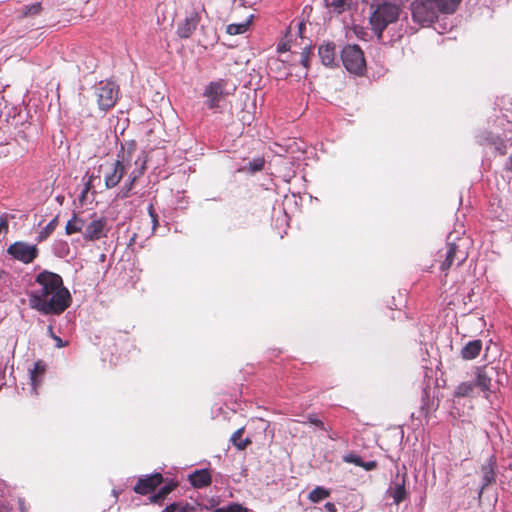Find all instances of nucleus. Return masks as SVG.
<instances>
[{"label":"nucleus","instance_id":"4c0bfd02","mask_svg":"<svg viewBox=\"0 0 512 512\" xmlns=\"http://www.w3.org/2000/svg\"><path fill=\"white\" fill-rule=\"evenodd\" d=\"M8 230V221L4 217H0V234Z\"/></svg>","mask_w":512,"mask_h":512},{"label":"nucleus","instance_id":"a18cd8bd","mask_svg":"<svg viewBox=\"0 0 512 512\" xmlns=\"http://www.w3.org/2000/svg\"><path fill=\"white\" fill-rule=\"evenodd\" d=\"M48 332H49V334L51 335L52 338H53V336H55L54 333H53V327L52 326L48 327Z\"/></svg>","mask_w":512,"mask_h":512},{"label":"nucleus","instance_id":"a878e982","mask_svg":"<svg viewBox=\"0 0 512 512\" xmlns=\"http://www.w3.org/2000/svg\"><path fill=\"white\" fill-rule=\"evenodd\" d=\"M58 225V218H53L38 234L37 241L42 242L47 239Z\"/></svg>","mask_w":512,"mask_h":512},{"label":"nucleus","instance_id":"f3484780","mask_svg":"<svg viewBox=\"0 0 512 512\" xmlns=\"http://www.w3.org/2000/svg\"><path fill=\"white\" fill-rule=\"evenodd\" d=\"M481 350L482 341L477 339L467 342L461 349L460 354L464 360H473L480 354Z\"/></svg>","mask_w":512,"mask_h":512},{"label":"nucleus","instance_id":"7c9ffc66","mask_svg":"<svg viewBox=\"0 0 512 512\" xmlns=\"http://www.w3.org/2000/svg\"><path fill=\"white\" fill-rule=\"evenodd\" d=\"M247 508L242 507L240 504L233 503L226 507L218 508L215 512H247Z\"/></svg>","mask_w":512,"mask_h":512},{"label":"nucleus","instance_id":"c03bdc74","mask_svg":"<svg viewBox=\"0 0 512 512\" xmlns=\"http://www.w3.org/2000/svg\"><path fill=\"white\" fill-rule=\"evenodd\" d=\"M307 63H308V59H307V57H306V56H303V57H302V64H303L305 67H307Z\"/></svg>","mask_w":512,"mask_h":512},{"label":"nucleus","instance_id":"c756f323","mask_svg":"<svg viewBox=\"0 0 512 512\" xmlns=\"http://www.w3.org/2000/svg\"><path fill=\"white\" fill-rule=\"evenodd\" d=\"M187 480H211V474L206 469L195 470L187 476Z\"/></svg>","mask_w":512,"mask_h":512},{"label":"nucleus","instance_id":"c85d7f7f","mask_svg":"<svg viewBox=\"0 0 512 512\" xmlns=\"http://www.w3.org/2000/svg\"><path fill=\"white\" fill-rule=\"evenodd\" d=\"M494 465L495 459L493 457H490L488 459L487 464L483 465L482 467L483 480H495L497 475L494 472Z\"/></svg>","mask_w":512,"mask_h":512},{"label":"nucleus","instance_id":"c9c22d12","mask_svg":"<svg viewBox=\"0 0 512 512\" xmlns=\"http://www.w3.org/2000/svg\"><path fill=\"white\" fill-rule=\"evenodd\" d=\"M92 178H93V176H91V177L89 178V180L86 182L85 187H84V189L82 190L81 195L79 196V200H80L81 202H83V201H84V199H85V197H86V195H87L88 191L91 189V185H92Z\"/></svg>","mask_w":512,"mask_h":512},{"label":"nucleus","instance_id":"79ce46f5","mask_svg":"<svg viewBox=\"0 0 512 512\" xmlns=\"http://www.w3.org/2000/svg\"><path fill=\"white\" fill-rule=\"evenodd\" d=\"M19 508L21 512H27V508L25 506V501L23 499H19Z\"/></svg>","mask_w":512,"mask_h":512},{"label":"nucleus","instance_id":"ea45409f","mask_svg":"<svg viewBox=\"0 0 512 512\" xmlns=\"http://www.w3.org/2000/svg\"><path fill=\"white\" fill-rule=\"evenodd\" d=\"M53 339L55 340L56 342V346L58 348H62V347H65L66 346V342H64L60 337L58 336H53Z\"/></svg>","mask_w":512,"mask_h":512},{"label":"nucleus","instance_id":"f8f14e48","mask_svg":"<svg viewBox=\"0 0 512 512\" xmlns=\"http://www.w3.org/2000/svg\"><path fill=\"white\" fill-rule=\"evenodd\" d=\"M108 232L107 219L104 217L92 220L85 227L83 233L84 239L88 241H96L105 237Z\"/></svg>","mask_w":512,"mask_h":512},{"label":"nucleus","instance_id":"473e14b6","mask_svg":"<svg viewBox=\"0 0 512 512\" xmlns=\"http://www.w3.org/2000/svg\"><path fill=\"white\" fill-rule=\"evenodd\" d=\"M148 213L152 221V233H154L156 227L158 226V215L155 212V209L152 204L148 207Z\"/></svg>","mask_w":512,"mask_h":512},{"label":"nucleus","instance_id":"4468645a","mask_svg":"<svg viewBox=\"0 0 512 512\" xmlns=\"http://www.w3.org/2000/svg\"><path fill=\"white\" fill-rule=\"evenodd\" d=\"M200 21V16L197 12H191L186 16L185 20L177 27V35L182 39L189 38L196 30Z\"/></svg>","mask_w":512,"mask_h":512},{"label":"nucleus","instance_id":"6ab92c4d","mask_svg":"<svg viewBox=\"0 0 512 512\" xmlns=\"http://www.w3.org/2000/svg\"><path fill=\"white\" fill-rule=\"evenodd\" d=\"M476 386L474 381H464L459 383L454 392L453 396L456 398L461 397H473L475 392Z\"/></svg>","mask_w":512,"mask_h":512},{"label":"nucleus","instance_id":"20e7f679","mask_svg":"<svg viewBox=\"0 0 512 512\" xmlns=\"http://www.w3.org/2000/svg\"><path fill=\"white\" fill-rule=\"evenodd\" d=\"M136 150L135 143H130L127 150L124 146L117 154V159L107 168L104 173V182L107 189L116 187L127 172V168L130 166L132 158L131 154Z\"/></svg>","mask_w":512,"mask_h":512},{"label":"nucleus","instance_id":"3c124183","mask_svg":"<svg viewBox=\"0 0 512 512\" xmlns=\"http://www.w3.org/2000/svg\"><path fill=\"white\" fill-rule=\"evenodd\" d=\"M0 512H8V511H1V510H0Z\"/></svg>","mask_w":512,"mask_h":512},{"label":"nucleus","instance_id":"dca6fc26","mask_svg":"<svg viewBox=\"0 0 512 512\" xmlns=\"http://www.w3.org/2000/svg\"><path fill=\"white\" fill-rule=\"evenodd\" d=\"M46 371V365L42 361H37L34 368L30 370V381L33 393L37 394V388L42 383V378Z\"/></svg>","mask_w":512,"mask_h":512},{"label":"nucleus","instance_id":"de8ad7c7","mask_svg":"<svg viewBox=\"0 0 512 512\" xmlns=\"http://www.w3.org/2000/svg\"><path fill=\"white\" fill-rule=\"evenodd\" d=\"M286 49H287V48H286V45H285V44H284V45H282L281 47H279V51H286Z\"/></svg>","mask_w":512,"mask_h":512},{"label":"nucleus","instance_id":"72a5a7b5","mask_svg":"<svg viewBox=\"0 0 512 512\" xmlns=\"http://www.w3.org/2000/svg\"><path fill=\"white\" fill-rule=\"evenodd\" d=\"M307 422H309L323 430H326L324 423L320 419H318L314 414L307 416Z\"/></svg>","mask_w":512,"mask_h":512},{"label":"nucleus","instance_id":"412c9836","mask_svg":"<svg viewBox=\"0 0 512 512\" xmlns=\"http://www.w3.org/2000/svg\"><path fill=\"white\" fill-rule=\"evenodd\" d=\"M244 428L237 429L230 438V442L238 449L244 450L249 444H251L250 438L242 439Z\"/></svg>","mask_w":512,"mask_h":512},{"label":"nucleus","instance_id":"a19ab883","mask_svg":"<svg viewBox=\"0 0 512 512\" xmlns=\"http://www.w3.org/2000/svg\"><path fill=\"white\" fill-rule=\"evenodd\" d=\"M194 488L200 489L208 486L211 482H191Z\"/></svg>","mask_w":512,"mask_h":512},{"label":"nucleus","instance_id":"a211bd4d","mask_svg":"<svg viewBox=\"0 0 512 512\" xmlns=\"http://www.w3.org/2000/svg\"><path fill=\"white\" fill-rule=\"evenodd\" d=\"M318 54L325 66H331L335 60V45L332 43L321 45Z\"/></svg>","mask_w":512,"mask_h":512},{"label":"nucleus","instance_id":"cd10ccee","mask_svg":"<svg viewBox=\"0 0 512 512\" xmlns=\"http://www.w3.org/2000/svg\"><path fill=\"white\" fill-rule=\"evenodd\" d=\"M42 10V6L40 2H35L30 5H26L22 8L20 12V17H29V16H35L38 15Z\"/></svg>","mask_w":512,"mask_h":512},{"label":"nucleus","instance_id":"f257e3e1","mask_svg":"<svg viewBox=\"0 0 512 512\" xmlns=\"http://www.w3.org/2000/svg\"><path fill=\"white\" fill-rule=\"evenodd\" d=\"M71 302V294L59 274L43 270L35 276L28 292L31 309L43 315H60Z\"/></svg>","mask_w":512,"mask_h":512},{"label":"nucleus","instance_id":"49530a36","mask_svg":"<svg viewBox=\"0 0 512 512\" xmlns=\"http://www.w3.org/2000/svg\"><path fill=\"white\" fill-rule=\"evenodd\" d=\"M176 512H187L185 507L181 505V508H179Z\"/></svg>","mask_w":512,"mask_h":512},{"label":"nucleus","instance_id":"6e6552de","mask_svg":"<svg viewBox=\"0 0 512 512\" xmlns=\"http://www.w3.org/2000/svg\"><path fill=\"white\" fill-rule=\"evenodd\" d=\"M95 95L101 110L113 107L118 97V87L113 82L101 81L95 87Z\"/></svg>","mask_w":512,"mask_h":512},{"label":"nucleus","instance_id":"423d86ee","mask_svg":"<svg viewBox=\"0 0 512 512\" xmlns=\"http://www.w3.org/2000/svg\"><path fill=\"white\" fill-rule=\"evenodd\" d=\"M162 482H136L134 491L141 495H149V499L153 503H161L166 499L167 495L170 494L178 486V482H166L162 487L159 484Z\"/></svg>","mask_w":512,"mask_h":512},{"label":"nucleus","instance_id":"1a4fd4ad","mask_svg":"<svg viewBox=\"0 0 512 512\" xmlns=\"http://www.w3.org/2000/svg\"><path fill=\"white\" fill-rule=\"evenodd\" d=\"M7 253L15 260L29 264L38 257L39 250L36 245L17 241L7 248Z\"/></svg>","mask_w":512,"mask_h":512},{"label":"nucleus","instance_id":"f704fd0d","mask_svg":"<svg viewBox=\"0 0 512 512\" xmlns=\"http://www.w3.org/2000/svg\"><path fill=\"white\" fill-rule=\"evenodd\" d=\"M137 480H159V481H162V480H169V479L164 478L161 473H154V474H150V475L140 476V477H138Z\"/></svg>","mask_w":512,"mask_h":512},{"label":"nucleus","instance_id":"b1692460","mask_svg":"<svg viewBox=\"0 0 512 512\" xmlns=\"http://www.w3.org/2000/svg\"><path fill=\"white\" fill-rule=\"evenodd\" d=\"M325 6L335 13L341 14L350 6V0H324Z\"/></svg>","mask_w":512,"mask_h":512},{"label":"nucleus","instance_id":"37998d69","mask_svg":"<svg viewBox=\"0 0 512 512\" xmlns=\"http://www.w3.org/2000/svg\"><path fill=\"white\" fill-rule=\"evenodd\" d=\"M506 169L512 171V154L508 158V161L506 163Z\"/></svg>","mask_w":512,"mask_h":512},{"label":"nucleus","instance_id":"bb28decb","mask_svg":"<svg viewBox=\"0 0 512 512\" xmlns=\"http://www.w3.org/2000/svg\"><path fill=\"white\" fill-rule=\"evenodd\" d=\"M83 228V220L80 218H77L76 216H73L72 219H70L65 227L66 233L68 235H71L73 233L80 232Z\"/></svg>","mask_w":512,"mask_h":512},{"label":"nucleus","instance_id":"8fccbe9b","mask_svg":"<svg viewBox=\"0 0 512 512\" xmlns=\"http://www.w3.org/2000/svg\"><path fill=\"white\" fill-rule=\"evenodd\" d=\"M490 483H491V482H486V483L482 486L481 491H482L483 489H485V487H487Z\"/></svg>","mask_w":512,"mask_h":512},{"label":"nucleus","instance_id":"e433bc0d","mask_svg":"<svg viewBox=\"0 0 512 512\" xmlns=\"http://www.w3.org/2000/svg\"><path fill=\"white\" fill-rule=\"evenodd\" d=\"M179 508H181L180 503H172L166 506L162 512H176Z\"/></svg>","mask_w":512,"mask_h":512},{"label":"nucleus","instance_id":"f03ea898","mask_svg":"<svg viewBox=\"0 0 512 512\" xmlns=\"http://www.w3.org/2000/svg\"><path fill=\"white\" fill-rule=\"evenodd\" d=\"M470 239L460 236L459 232L454 231L448 234L446 243V252L444 260L441 262L440 269L447 271L453 266L459 267L468 258Z\"/></svg>","mask_w":512,"mask_h":512},{"label":"nucleus","instance_id":"393cba45","mask_svg":"<svg viewBox=\"0 0 512 512\" xmlns=\"http://www.w3.org/2000/svg\"><path fill=\"white\" fill-rule=\"evenodd\" d=\"M486 141L488 144L492 145L494 149L499 152L501 155H505L507 152V144L506 142L501 139L498 136H494L493 134L489 133Z\"/></svg>","mask_w":512,"mask_h":512},{"label":"nucleus","instance_id":"2eb2a0df","mask_svg":"<svg viewBox=\"0 0 512 512\" xmlns=\"http://www.w3.org/2000/svg\"><path fill=\"white\" fill-rule=\"evenodd\" d=\"M343 461L346 463L354 464L355 466L363 468L365 471L376 469L377 462L374 460H364L362 456L351 452L343 456Z\"/></svg>","mask_w":512,"mask_h":512},{"label":"nucleus","instance_id":"09e8293b","mask_svg":"<svg viewBox=\"0 0 512 512\" xmlns=\"http://www.w3.org/2000/svg\"><path fill=\"white\" fill-rule=\"evenodd\" d=\"M135 238H136V234H134V235L132 236V238L130 239V244H132V242H134V241H135Z\"/></svg>","mask_w":512,"mask_h":512},{"label":"nucleus","instance_id":"9d476101","mask_svg":"<svg viewBox=\"0 0 512 512\" xmlns=\"http://www.w3.org/2000/svg\"><path fill=\"white\" fill-rule=\"evenodd\" d=\"M494 374H499L497 369L494 367L488 368L487 366H479L474 370V383L476 388H478L483 394L485 398H489V395L492 392V377Z\"/></svg>","mask_w":512,"mask_h":512},{"label":"nucleus","instance_id":"ddd939ff","mask_svg":"<svg viewBox=\"0 0 512 512\" xmlns=\"http://www.w3.org/2000/svg\"><path fill=\"white\" fill-rule=\"evenodd\" d=\"M145 165H146V161L143 160L140 168L137 170H133L130 173L127 181L122 185V187L119 189V191L117 193L118 199H126V198L130 197L131 191H132L136 181L143 175V173L146 169Z\"/></svg>","mask_w":512,"mask_h":512},{"label":"nucleus","instance_id":"9b49d317","mask_svg":"<svg viewBox=\"0 0 512 512\" xmlns=\"http://www.w3.org/2000/svg\"><path fill=\"white\" fill-rule=\"evenodd\" d=\"M226 81L220 79L210 82L204 90V97L207 98L206 105L209 109H215L219 106V102L224 95Z\"/></svg>","mask_w":512,"mask_h":512},{"label":"nucleus","instance_id":"39448f33","mask_svg":"<svg viewBox=\"0 0 512 512\" xmlns=\"http://www.w3.org/2000/svg\"><path fill=\"white\" fill-rule=\"evenodd\" d=\"M440 4L438 0H415L411 5L413 20L422 25L433 23L442 13Z\"/></svg>","mask_w":512,"mask_h":512},{"label":"nucleus","instance_id":"4be33fe9","mask_svg":"<svg viewBox=\"0 0 512 512\" xmlns=\"http://www.w3.org/2000/svg\"><path fill=\"white\" fill-rule=\"evenodd\" d=\"M252 18L253 15H250L245 22L229 24L226 28V32L229 35H239L245 33L248 30L249 25L251 24Z\"/></svg>","mask_w":512,"mask_h":512},{"label":"nucleus","instance_id":"0eeeda50","mask_svg":"<svg viewBox=\"0 0 512 512\" xmlns=\"http://www.w3.org/2000/svg\"><path fill=\"white\" fill-rule=\"evenodd\" d=\"M344 67L356 75L363 74L366 62L362 50L358 45H348L343 48L341 54Z\"/></svg>","mask_w":512,"mask_h":512},{"label":"nucleus","instance_id":"5701e85b","mask_svg":"<svg viewBox=\"0 0 512 512\" xmlns=\"http://www.w3.org/2000/svg\"><path fill=\"white\" fill-rule=\"evenodd\" d=\"M329 496H330L329 489L322 487V486H317L308 494V499L312 503H319V502L325 500L326 498H328Z\"/></svg>","mask_w":512,"mask_h":512},{"label":"nucleus","instance_id":"2f4dec72","mask_svg":"<svg viewBox=\"0 0 512 512\" xmlns=\"http://www.w3.org/2000/svg\"><path fill=\"white\" fill-rule=\"evenodd\" d=\"M264 167V159L263 158H256L253 159L248 163V170L251 172H257L262 170Z\"/></svg>","mask_w":512,"mask_h":512},{"label":"nucleus","instance_id":"aec40b11","mask_svg":"<svg viewBox=\"0 0 512 512\" xmlns=\"http://www.w3.org/2000/svg\"><path fill=\"white\" fill-rule=\"evenodd\" d=\"M387 493L393 498L395 504L401 503L406 498V489L405 482L396 483L394 486H391Z\"/></svg>","mask_w":512,"mask_h":512},{"label":"nucleus","instance_id":"7ed1b4c3","mask_svg":"<svg viewBox=\"0 0 512 512\" xmlns=\"http://www.w3.org/2000/svg\"><path fill=\"white\" fill-rule=\"evenodd\" d=\"M371 14L369 17V21L372 27V30L376 34L378 39L382 38L383 31L387 28V26L391 23H394L400 13V9L398 5L393 4L389 1L383 0L378 3H375V0L371 2Z\"/></svg>","mask_w":512,"mask_h":512},{"label":"nucleus","instance_id":"58836bf2","mask_svg":"<svg viewBox=\"0 0 512 512\" xmlns=\"http://www.w3.org/2000/svg\"><path fill=\"white\" fill-rule=\"evenodd\" d=\"M324 508L327 512H337V509H336V506L334 503H331V502H327L325 505H324Z\"/></svg>","mask_w":512,"mask_h":512}]
</instances>
